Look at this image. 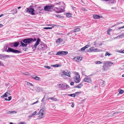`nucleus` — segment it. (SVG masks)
I'll return each mask as SVG.
<instances>
[{"instance_id":"0eeeda50","label":"nucleus","mask_w":124,"mask_h":124,"mask_svg":"<svg viewBox=\"0 0 124 124\" xmlns=\"http://www.w3.org/2000/svg\"><path fill=\"white\" fill-rule=\"evenodd\" d=\"M45 113L43 109L40 110L38 114L39 115V117L40 118H42L45 116Z\"/></svg>"},{"instance_id":"a19ab883","label":"nucleus","mask_w":124,"mask_h":124,"mask_svg":"<svg viewBox=\"0 0 124 124\" xmlns=\"http://www.w3.org/2000/svg\"><path fill=\"white\" fill-rule=\"evenodd\" d=\"M55 4H59V5L62 4V5H64V4L62 2H59L58 3H55Z\"/></svg>"},{"instance_id":"a878e982","label":"nucleus","mask_w":124,"mask_h":124,"mask_svg":"<svg viewBox=\"0 0 124 124\" xmlns=\"http://www.w3.org/2000/svg\"><path fill=\"white\" fill-rule=\"evenodd\" d=\"M112 55V54L109 53L108 52H106L105 54V56H108Z\"/></svg>"},{"instance_id":"69168bd1","label":"nucleus","mask_w":124,"mask_h":124,"mask_svg":"<svg viewBox=\"0 0 124 124\" xmlns=\"http://www.w3.org/2000/svg\"><path fill=\"white\" fill-rule=\"evenodd\" d=\"M3 25L0 24V28L3 26Z\"/></svg>"},{"instance_id":"37998d69","label":"nucleus","mask_w":124,"mask_h":124,"mask_svg":"<svg viewBox=\"0 0 124 124\" xmlns=\"http://www.w3.org/2000/svg\"><path fill=\"white\" fill-rule=\"evenodd\" d=\"M85 50V48L84 47L82 48L79 51H84Z\"/></svg>"},{"instance_id":"c03bdc74","label":"nucleus","mask_w":124,"mask_h":124,"mask_svg":"<svg viewBox=\"0 0 124 124\" xmlns=\"http://www.w3.org/2000/svg\"><path fill=\"white\" fill-rule=\"evenodd\" d=\"M17 10L16 8H15L12 10L11 11H14L15 13H16L17 12Z\"/></svg>"},{"instance_id":"5fc2aeb1","label":"nucleus","mask_w":124,"mask_h":124,"mask_svg":"<svg viewBox=\"0 0 124 124\" xmlns=\"http://www.w3.org/2000/svg\"><path fill=\"white\" fill-rule=\"evenodd\" d=\"M19 124H26L24 122H20Z\"/></svg>"},{"instance_id":"774afa93","label":"nucleus","mask_w":124,"mask_h":124,"mask_svg":"<svg viewBox=\"0 0 124 124\" xmlns=\"http://www.w3.org/2000/svg\"><path fill=\"white\" fill-rule=\"evenodd\" d=\"M4 48H5L6 49H7V46H4Z\"/></svg>"},{"instance_id":"dca6fc26","label":"nucleus","mask_w":124,"mask_h":124,"mask_svg":"<svg viewBox=\"0 0 124 124\" xmlns=\"http://www.w3.org/2000/svg\"><path fill=\"white\" fill-rule=\"evenodd\" d=\"M80 57H76L74 58V61H76V62H79L81 60V59H80Z\"/></svg>"},{"instance_id":"412c9836","label":"nucleus","mask_w":124,"mask_h":124,"mask_svg":"<svg viewBox=\"0 0 124 124\" xmlns=\"http://www.w3.org/2000/svg\"><path fill=\"white\" fill-rule=\"evenodd\" d=\"M44 48V46L43 44H41L39 45L38 47V48L39 49H43Z\"/></svg>"},{"instance_id":"ddd939ff","label":"nucleus","mask_w":124,"mask_h":124,"mask_svg":"<svg viewBox=\"0 0 124 124\" xmlns=\"http://www.w3.org/2000/svg\"><path fill=\"white\" fill-rule=\"evenodd\" d=\"M44 9L45 11H50L52 8V7L51 6H46L44 8Z\"/></svg>"},{"instance_id":"bf43d9fd","label":"nucleus","mask_w":124,"mask_h":124,"mask_svg":"<svg viewBox=\"0 0 124 124\" xmlns=\"http://www.w3.org/2000/svg\"><path fill=\"white\" fill-rule=\"evenodd\" d=\"M81 93V92H76L75 93V94H79Z\"/></svg>"},{"instance_id":"9b49d317","label":"nucleus","mask_w":124,"mask_h":124,"mask_svg":"<svg viewBox=\"0 0 124 124\" xmlns=\"http://www.w3.org/2000/svg\"><path fill=\"white\" fill-rule=\"evenodd\" d=\"M40 41V39L38 38L34 46H32V48L34 49V50H35L37 48V46L39 44V42Z\"/></svg>"},{"instance_id":"49530a36","label":"nucleus","mask_w":124,"mask_h":124,"mask_svg":"<svg viewBox=\"0 0 124 124\" xmlns=\"http://www.w3.org/2000/svg\"><path fill=\"white\" fill-rule=\"evenodd\" d=\"M44 67L45 68H47L49 69H50L51 68V67L50 66H44Z\"/></svg>"},{"instance_id":"864d4df0","label":"nucleus","mask_w":124,"mask_h":124,"mask_svg":"<svg viewBox=\"0 0 124 124\" xmlns=\"http://www.w3.org/2000/svg\"><path fill=\"white\" fill-rule=\"evenodd\" d=\"M72 105H71V106L72 107H73L74 106V104L73 102H72Z\"/></svg>"},{"instance_id":"c85d7f7f","label":"nucleus","mask_w":124,"mask_h":124,"mask_svg":"<svg viewBox=\"0 0 124 124\" xmlns=\"http://www.w3.org/2000/svg\"><path fill=\"white\" fill-rule=\"evenodd\" d=\"M33 78L37 80H39L40 79V78L37 76H33Z\"/></svg>"},{"instance_id":"1a4fd4ad","label":"nucleus","mask_w":124,"mask_h":124,"mask_svg":"<svg viewBox=\"0 0 124 124\" xmlns=\"http://www.w3.org/2000/svg\"><path fill=\"white\" fill-rule=\"evenodd\" d=\"M26 12L30 13L33 15H35V13L34 12V10L32 8H27Z\"/></svg>"},{"instance_id":"2f4dec72","label":"nucleus","mask_w":124,"mask_h":124,"mask_svg":"<svg viewBox=\"0 0 124 124\" xmlns=\"http://www.w3.org/2000/svg\"><path fill=\"white\" fill-rule=\"evenodd\" d=\"M99 42L98 41L96 40L94 42L93 45L96 46L98 45Z\"/></svg>"},{"instance_id":"aec40b11","label":"nucleus","mask_w":124,"mask_h":124,"mask_svg":"<svg viewBox=\"0 0 124 124\" xmlns=\"http://www.w3.org/2000/svg\"><path fill=\"white\" fill-rule=\"evenodd\" d=\"M10 95V94L6 92V93L4 95H2L1 97L2 98L4 97H7L8 96Z\"/></svg>"},{"instance_id":"338daca9","label":"nucleus","mask_w":124,"mask_h":124,"mask_svg":"<svg viewBox=\"0 0 124 124\" xmlns=\"http://www.w3.org/2000/svg\"><path fill=\"white\" fill-rule=\"evenodd\" d=\"M121 53H124V50H123L122 51V50Z\"/></svg>"},{"instance_id":"6e6d98bb","label":"nucleus","mask_w":124,"mask_h":124,"mask_svg":"<svg viewBox=\"0 0 124 124\" xmlns=\"http://www.w3.org/2000/svg\"><path fill=\"white\" fill-rule=\"evenodd\" d=\"M3 63H1L0 61V66H3Z\"/></svg>"},{"instance_id":"3c124183","label":"nucleus","mask_w":124,"mask_h":124,"mask_svg":"<svg viewBox=\"0 0 124 124\" xmlns=\"http://www.w3.org/2000/svg\"><path fill=\"white\" fill-rule=\"evenodd\" d=\"M33 116L32 115V114H31L29 115L28 116V117H29L30 118H31V117H32Z\"/></svg>"},{"instance_id":"393cba45","label":"nucleus","mask_w":124,"mask_h":124,"mask_svg":"<svg viewBox=\"0 0 124 124\" xmlns=\"http://www.w3.org/2000/svg\"><path fill=\"white\" fill-rule=\"evenodd\" d=\"M80 30V29L79 28H77L74 30L73 32H77L78 31Z\"/></svg>"},{"instance_id":"2eb2a0df","label":"nucleus","mask_w":124,"mask_h":124,"mask_svg":"<svg viewBox=\"0 0 124 124\" xmlns=\"http://www.w3.org/2000/svg\"><path fill=\"white\" fill-rule=\"evenodd\" d=\"M63 40L61 38H59L56 41V43L58 44H59L62 42V41Z\"/></svg>"},{"instance_id":"de8ad7c7","label":"nucleus","mask_w":124,"mask_h":124,"mask_svg":"<svg viewBox=\"0 0 124 124\" xmlns=\"http://www.w3.org/2000/svg\"><path fill=\"white\" fill-rule=\"evenodd\" d=\"M90 46L89 45H87L86 46H85L84 47L85 48V49L86 48H88V47H90Z\"/></svg>"},{"instance_id":"bb28decb","label":"nucleus","mask_w":124,"mask_h":124,"mask_svg":"<svg viewBox=\"0 0 124 124\" xmlns=\"http://www.w3.org/2000/svg\"><path fill=\"white\" fill-rule=\"evenodd\" d=\"M13 45L14 47H16L18 46L19 45V43H18L17 42H16L14 43L13 44Z\"/></svg>"},{"instance_id":"58836bf2","label":"nucleus","mask_w":124,"mask_h":124,"mask_svg":"<svg viewBox=\"0 0 124 124\" xmlns=\"http://www.w3.org/2000/svg\"><path fill=\"white\" fill-rule=\"evenodd\" d=\"M27 84L28 85H30L31 86H33L34 85H33V84L30 82H27Z\"/></svg>"},{"instance_id":"7ed1b4c3","label":"nucleus","mask_w":124,"mask_h":124,"mask_svg":"<svg viewBox=\"0 0 124 124\" xmlns=\"http://www.w3.org/2000/svg\"><path fill=\"white\" fill-rule=\"evenodd\" d=\"M36 39H34L32 38H27L24 39L23 40V41L25 43L29 44L32 42L36 41Z\"/></svg>"},{"instance_id":"f3484780","label":"nucleus","mask_w":124,"mask_h":124,"mask_svg":"<svg viewBox=\"0 0 124 124\" xmlns=\"http://www.w3.org/2000/svg\"><path fill=\"white\" fill-rule=\"evenodd\" d=\"M83 84L82 82H81L75 87V88H80L83 86Z\"/></svg>"},{"instance_id":"c756f323","label":"nucleus","mask_w":124,"mask_h":124,"mask_svg":"<svg viewBox=\"0 0 124 124\" xmlns=\"http://www.w3.org/2000/svg\"><path fill=\"white\" fill-rule=\"evenodd\" d=\"M124 36V34L123 33L122 34L119 35L117 37V38H122Z\"/></svg>"},{"instance_id":"09e8293b","label":"nucleus","mask_w":124,"mask_h":124,"mask_svg":"<svg viewBox=\"0 0 124 124\" xmlns=\"http://www.w3.org/2000/svg\"><path fill=\"white\" fill-rule=\"evenodd\" d=\"M37 113V112L36 111H35L32 114V115L34 116L35 115V114H36Z\"/></svg>"},{"instance_id":"20e7f679","label":"nucleus","mask_w":124,"mask_h":124,"mask_svg":"<svg viewBox=\"0 0 124 124\" xmlns=\"http://www.w3.org/2000/svg\"><path fill=\"white\" fill-rule=\"evenodd\" d=\"M75 76L74 78V80L75 82L77 83H78L80 81L79 75L77 72L75 73Z\"/></svg>"},{"instance_id":"a18cd8bd","label":"nucleus","mask_w":124,"mask_h":124,"mask_svg":"<svg viewBox=\"0 0 124 124\" xmlns=\"http://www.w3.org/2000/svg\"><path fill=\"white\" fill-rule=\"evenodd\" d=\"M39 102V101L38 100L36 102H35L31 104V105H33L34 104H36L38 103Z\"/></svg>"},{"instance_id":"f03ea898","label":"nucleus","mask_w":124,"mask_h":124,"mask_svg":"<svg viewBox=\"0 0 124 124\" xmlns=\"http://www.w3.org/2000/svg\"><path fill=\"white\" fill-rule=\"evenodd\" d=\"M58 86L59 88L63 90L67 89L70 88V87L66 83L58 84Z\"/></svg>"},{"instance_id":"052dcab7","label":"nucleus","mask_w":124,"mask_h":124,"mask_svg":"<svg viewBox=\"0 0 124 124\" xmlns=\"http://www.w3.org/2000/svg\"><path fill=\"white\" fill-rule=\"evenodd\" d=\"M57 17L60 18L61 17V16L59 15H56Z\"/></svg>"},{"instance_id":"6ab92c4d","label":"nucleus","mask_w":124,"mask_h":124,"mask_svg":"<svg viewBox=\"0 0 124 124\" xmlns=\"http://www.w3.org/2000/svg\"><path fill=\"white\" fill-rule=\"evenodd\" d=\"M93 18L95 19H98L102 17L101 16H100L96 14L94 15L93 16Z\"/></svg>"},{"instance_id":"603ef678","label":"nucleus","mask_w":124,"mask_h":124,"mask_svg":"<svg viewBox=\"0 0 124 124\" xmlns=\"http://www.w3.org/2000/svg\"><path fill=\"white\" fill-rule=\"evenodd\" d=\"M82 10L84 11H86L87 10L86 9L84 8H82Z\"/></svg>"},{"instance_id":"79ce46f5","label":"nucleus","mask_w":124,"mask_h":124,"mask_svg":"<svg viewBox=\"0 0 124 124\" xmlns=\"http://www.w3.org/2000/svg\"><path fill=\"white\" fill-rule=\"evenodd\" d=\"M102 63V62L100 61H96L95 62V63L97 64H100L101 63Z\"/></svg>"},{"instance_id":"4d7b16f0","label":"nucleus","mask_w":124,"mask_h":124,"mask_svg":"<svg viewBox=\"0 0 124 124\" xmlns=\"http://www.w3.org/2000/svg\"><path fill=\"white\" fill-rule=\"evenodd\" d=\"M70 84L71 85H74V83L73 82H71L70 83Z\"/></svg>"},{"instance_id":"7c9ffc66","label":"nucleus","mask_w":124,"mask_h":124,"mask_svg":"<svg viewBox=\"0 0 124 124\" xmlns=\"http://www.w3.org/2000/svg\"><path fill=\"white\" fill-rule=\"evenodd\" d=\"M21 45L23 47H26L27 46V44L24 43L22 42H21Z\"/></svg>"},{"instance_id":"cd10ccee","label":"nucleus","mask_w":124,"mask_h":124,"mask_svg":"<svg viewBox=\"0 0 124 124\" xmlns=\"http://www.w3.org/2000/svg\"><path fill=\"white\" fill-rule=\"evenodd\" d=\"M2 56L5 58H10V55H4L3 54L2 55Z\"/></svg>"},{"instance_id":"473e14b6","label":"nucleus","mask_w":124,"mask_h":124,"mask_svg":"<svg viewBox=\"0 0 124 124\" xmlns=\"http://www.w3.org/2000/svg\"><path fill=\"white\" fill-rule=\"evenodd\" d=\"M72 16V14L70 13H68L66 14V16L68 17H70Z\"/></svg>"},{"instance_id":"4c0bfd02","label":"nucleus","mask_w":124,"mask_h":124,"mask_svg":"<svg viewBox=\"0 0 124 124\" xmlns=\"http://www.w3.org/2000/svg\"><path fill=\"white\" fill-rule=\"evenodd\" d=\"M60 65L59 64H55L52 65V66L53 67H58L60 66Z\"/></svg>"},{"instance_id":"c9c22d12","label":"nucleus","mask_w":124,"mask_h":124,"mask_svg":"<svg viewBox=\"0 0 124 124\" xmlns=\"http://www.w3.org/2000/svg\"><path fill=\"white\" fill-rule=\"evenodd\" d=\"M105 83V81H103L100 83V84L102 86H104V84Z\"/></svg>"},{"instance_id":"e433bc0d","label":"nucleus","mask_w":124,"mask_h":124,"mask_svg":"<svg viewBox=\"0 0 124 124\" xmlns=\"http://www.w3.org/2000/svg\"><path fill=\"white\" fill-rule=\"evenodd\" d=\"M112 30L111 29H110L109 30H108L107 31V33L109 35H110V32Z\"/></svg>"},{"instance_id":"ea45409f","label":"nucleus","mask_w":124,"mask_h":124,"mask_svg":"<svg viewBox=\"0 0 124 124\" xmlns=\"http://www.w3.org/2000/svg\"><path fill=\"white\" fill-rule=\"evenodd\" d=\"M68 96L71 97H75V94H68Z\"/></svg>"},{"instance_id":"4468645a","label":"nucleus","mask_w":124,"mask_h":124,"mask_svg":"<svg viewBox=\"0 0 124 124\" xmlns=\"http://www.w3.org/2000/svg\"><path fill=\"white\" fill-rule=\"evenodd\" d=\"M107 63V66H110L114 64V63L113 62H111L109 61H105V64Z\"/></svg>"},{"instance_id":"680f3d73","label":"nucleus","mask_w":124,"mask_h":124,"mask_svg":"<svg viewBox=\"0 0 124 124\" xmlns=\"http://www.w3.org/2000/svg\"><path fill=\"white\" fill-rule=\"evenodd\" d=\"M48 26H54H54H56V25H48Z\"/></svg>"},{"instance_id":"a211bd4d","label":"nucleus","mask_w":124,"mask_h":124,"mask_svg":"<svg viewBox=\"0 0 124 124\" xmlns=\"http://www.w3.org/2000/svg\"><path fill=\"white\" fill-rule=\"evenodd\" d=\"M117 33H119L121 32L120 31V30L124 28V25L120 27H117Z\"/></svg>"},{"instance_id":"5701e85b","label":"nucleus","mask_w":124,"mask_h":124,"mask_svg":"<svg viewBox=\"0 0 124 124\" xmlns=\"http://www.w3.org/2000/svg\"><path fill=\"white\" fill-rule=\"evenodd\" d=\"M118 92H119V93L117 94V96H118L119 94H122L124 93V91L120 89L118 90Z\"/></svg>"},{"instance_id":"b1692460","label":"nucleus","mask_w":124,"mask_h":124,"mask_svg":"<svg viewBox=\"0 0 124 124\" xmlns=\"http://www.w3.org/2000/svg\"><path fill=\"white\" fill-rule=\"evenodd\" d=\"M48 99H51V100L55 101H57L58 100L56 98L53 97H49L48 98Z\"/></svg>"},{"instance_id":"0e129e2a","label":"nucleus","mask_w":124,"mask_h":124,"mask_svg":"<svg viewBox=\"0 0 124 124\" xmlns=\"http://www.w3.org/2000/svg\"><path fill=\"white\" fill-rule=\"evenodd\" d=\"M45 98V96H44V97H43L42 99L41 100V101L43 102L44 101V99Z\"/></svg>"},{"instance_id":"4be33fe9","label":"nucleus","mask_w":124,"mask_h":124,"mask_svg":"<svg viewBox=\"0 0 124 124\" xmlns=\"http://www.w3.org/2000/svg\"><path fill=\"white\" fill-rule=\"evenodd\" d=\"M105 61H104V65L103 66V67L104 69L105 70H106L107 69L106 68L108 66H107V63H106L105 64Z\"/></svg>"},{"instance_id":"72a5a7b5","label":"nucleus","mask_w":124,"mask_h":124,"mask_svg":"<svg viewBox=\"0 0 124 124\" xmlns=\"http://www.w3.org/2000/svg\"><path fill=\"white\" fill-rule=\"evenodd\" d=\"M16 112L15 111H10L7 112L8 114H10L11 113H16Z\"/></svg>"},{"instance_id":"f8f14e48","label":"nucleus","mask_w":124,"mask_h":124,"mask_svg":"<svg viewBox=\"0 0 124 124\" xmlns=\"http://www.w3.org/2000/svg\"><path fill=\"white\" fill-rule=\"evenodd\" d=\"M84 81L88 83H91L92 82L91 79L90 77L88 76H86L84 79Z\"/></svg>"},{"instance_id":"f257e3e1","label":"nucleus","mask_w":124,"mask_h":124,"mask_svg":"<svg viewBox=\"0 0 124 124\" xmlns=\"http://www.w3.org/2000/svg\"><path fill=\"white\" fill-rule=\"evenodd\" d=\"M64 6L63 5L60 6L59 7H55L54 8V10L57 13H60L64 11Z\"/></svg>"},{"instance_id":"9d476101","label":"nucleus","mask_w":124,"mask_h":124,"mask_svg":"<svg viewBox=\"0 0 124 124\" xmlns=\"http://www.w3.org/2000/svg\"><path fill=\"white\" fill-rule=\"evenodd\" d=\"M68 51H60L58 52L56 54V55H65L68 54Z\"/></svg>"},{"instance_id":"e2e57ef3","label":"nucleus","mask_w":124,"mask_h":124,"mask_svg":"<svg viewBox=\"0 0 124 124\" xmlns=\"http://www.w3.org/2000/svg\"><path fill=\"white\" fill-rule=\"evenodd\" d=\"M121 50H118L117 51V52H118L119 53H121Z\"/></svg>"},{"instance_id":"39448f33","label":"nucleus","mask_w":124,"mask_h":124,"mask_svg":"<svg viewBox=\"0 0 124 124\" xmlns=\"http://www.w3.org/2000/svg\"><path fill=\"white\" fill-rule=\"evenodd\" d=\"M6 51L8 52H12L15 53H21V51H20L13 49L10 47L8 48V49Z\"/></svg>"},{"instance_id":"f704fd0d","label":"nucleus","mask_w":124,"mask_h":124,"mask_svg":"<svg viewBox=\"0 0 124 124\" xmlns=\"http://www.w3.org/2000/svg\"><path fill=\"white\" fill-rule=\"evenodd\" d=\"M54 27V26H52V27H44V29L46 30L51 29L52 28Z\"/></svg>"},{"instance_id":"8fccbe9b","label":"nucleus","mask_w":124,"mask_h":124,"mask_svg":"<svg viewBox=\"0 0 124 124\" xmlns=\"http://www.w3.org/2000/svg\"><path fill=\"white\" fill-rule=\"evenodd\" d=\"M11 98H12V97L11 96H10L8 97V101H9L10 100H11Z\"/></svg>"},{"instance_id":"6e6552de","label":"nucleus","mask_w":124,"mask_h":124,"mask_svg":"<svg viewBox=\"0 0 124 124\" xmlns=\"http://www.w3.org/2000/svg\"><path fill=\"white\" fill-rule=\"evenodd\" d=\"M90 51H88L89 52H97L102 51V50L97 48H95L93 47H90L89 49Z\"/></svg>"},{"instance_id":"423d86ee","label":"nucleus","mask_w":124,"mask_h":124,"mask_svg":"<svg viewBox=\"0 0 124 124\" xmlns=\"http://www.w3.org/2000/svg\"><path fill=\"white\" fill-rule=\"evenodd\" d=\"M62 74L61 75V76L63 78H65V76L70 77V75L71 74V73L69 71L66 72L65 71H64L62 72Z\"/></svg>"},{"instance_id":"13d9d810","label":"nucleus","mask_w":124,"mask_h":124,"mask_svg":"<svg viewBox=\"0 0 124 124\" xmlns=\"http://www.w3.org/2000/svg\"><path fill=\"white\" fill-rule=\"evenodd\" d=\"M72 8L74 10H75L76 9V8L75 7H72Z\"/></svg>"}]
</instances>
